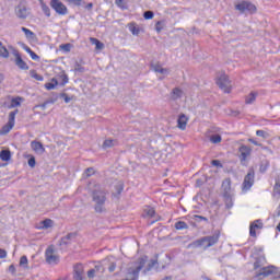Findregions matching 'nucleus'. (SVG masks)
<instances>
[{
    "instance_id": "1",
    "label": "nucleus",
    "mask_w": 280,
    "mask_h": 280,
    "mask_svg": "<svg viewBox=\"0 0 280 280\" xmlns=\"http://www.w3.org/2000/svg\"><path fill=\"white\" fill-rule=\"evenodd\" d=\"M220 242V233H214L211 236H203L188 244V248H211V246H215Z\"/></svg>"
},
{
    "instance_id": "2",
    "label": "nucleus",
    "mask_w": 280,
    "mask_h": 280,
    "mask_svg": "<svg viewBox=\"0 0 280 280\" xmlns=\"http://www.w3.org/2000/svg\"><path fill=\"white\" fill-rule=\"evenodd\" d=\"M92 201L94 202V211L96 213H105L106 211V192L105 190H93Z\"/></svg>"
},
{
    "instance_id": "3",
    "label": "nucleus",
    "mask_w": 280,
    "mask_h": 280,
    "mask_svg": "<svg viewBox=\"0 0 280 280\" xmlns=\"http://www.w3.org/2000/svg\"><path fill=\"white\" fill-rule=\"evenodd\" d=\"M234 8L240 14H255L257 12V7L248 0L238 1Z\"/></svg>"
},
{
    "instance_id": "4",
    "label": "nucleus",
    "mask_w": 280,
    "mask_h": 280,
    "mask_svg": "<svg viewBox=\"0 0 280 280\" xmlns=\"http://www.w3.org/2000/svg\"><path fill=\"white\" fill-rule=\"evenodd\" d=\"M253 185H255V168L250 167L242 184L243 191H250Z\"/></svg>"
},
{
    "instance_id": "5",
    "label": "nucleus",
    "mask_w": 280,
    "mask_h": 280,
    "mask_svg": "<svg viewBox=\"0 0 280 280\" xmlns=\"http://www.w3.org/2000/svg\"><path fill=\"white\" fill-rule=\"evenodd\" d=\"M16 115H19V109H14L13 112H10V114H9V120H8L7 125H4V126L0 129V135H1L2 137L5 136V135H8V132H10V130H12V129L14 128Z\"/></svg>"
},
{
    "instance_id": "6",
    "label": "nucleus",
    "mask_w": 280,
    "mask_h": 280,
    "mask_svg": "<svg viewBox=\"0 0 280 280\" xmlns=\"http://www.w3.org/2000/svg\"><path fill=\"white\" fill-rule=\"evenodd\" d=\"M50 8L59 14V16H67L69 9L60 0H50Z\"/></svg>"
},
{
    "instance_id": "7",
    "label": "nucleus",
    "mask_w": 280,
    "mask_h": 280,
    "mask_svg": "<svg viewBox=\"0 0 280 280\" xmlns=\"http://www.w3.org/2000/svg\"><path fill=\"white\" fill-rule=\"evenodd\" d=\"M217 84L219 85V89L225 93H231V80H229V75L221 74L217 79Z\"/></svg>"
},
{
    "instance_id": "8",
    "label": "nucleus",
    "mask_w": 280,
    "mask_h": 280,
    "mask_svg": "<svg viewBox=\"0 0 280 280\" xmlns=\"http://www.w3.org/2000/svg\"><path fill=\"white\" fill-rule=\"evenodd\" d=\"M277 273V268L273 265L262 267L260 271L255 275V278L258 280L266 279V277H270V275Z\"/></svg>"
},
{
    "instance_id": "9",
    "label": "nucleus",
    "mask_w": 280,
    "mask_h": 280,
    "mask_svg": "<svg viewBox=\"0 0 280 280\" xmlns=\"http://www.w3.org/2000/svg\"><path fill=\"white\" fill-rule=\"evenodd\" d=\"M45 257H46L47 264L56 266L60 262V257H58L57 255H54V247H48L46 249Z\"/></svg>"
},
{
    "instance_id": "10",
    "label": "nucleus",
    "mask_w": 280,
    "mask_h": 280,
    "mask_svg": "<svg viewBox=\"0 0 280 280\" xmlns=\"http://www.w3.org/2000/svg\"><path fill=\"white\" fill-rule=\"evenodd\" d=\"M257 229L261 230L264 229V222H261V219L255 220L249 225V235L250 237H257Z\"/></svg>"
},
{
    "instance_id": "11",
    "label": "nucleus",
    "mask_w": 280,
    "mask_h": 280,
    "mask_svg": "<svg viewBox=\"0 0 280 280\" xmlns=\"http://www.w3.org/2000/svg\"><path fill=\"white\" fill-rule=\"evenodd\" d=\"M15 14L18 19H27V16H30V11L25 5H18L15 9Z\"/></svg>"
},
{
    "instance_id": "12",
    "label": "nucleus",
    "mask_w": 280,
    "mask_h": 280,
    "mask_svg": "<svg viewBox=\"0 0 280 280\" xmlns=\"http://www.w3.org/2000/svg\"><path fill=\"white\" fill-rule=\"evenodd\" d=\"M122 192H124V183L119 182L115 186V191L112 192V198H115L116 200H119V197L121 196Z\"/></svg>"
},
{
    "instance_id": "13",
    "label": "nucleus",
    "mask_w": 280,
    "mask_h": 280,
    "mask_svg": "<svg viewBox=\"0 0 280 280\" xmlns=\"http://www.w3.org/2000/svg\"><path fill=\"white\" fill-rule=\"evenodd\" d=\"M187 121L188 118L185 114L179 115L177 119V127L179 128V130H185L187 128Z\"/></svg>"
},
{
    "instance_id": "14",
    "label": "nucleus",
    "mask_w": 280,
    "mask_h": 280,
    "mask_svg": "<svg viewBox=\"0 0 280 280\" xmlns=\"http://www.w3.org/2000/svg\"><path fill=\"white\" fill-rule=\"evenodd\" d=\"M223 197L231 196V178H226L222 183Z\"/></svg>"
},
{
    "instance_id": "15",
    "label": "nucleus",
    "mask_w": 280,
    "mask_h": 280,
    "mask_svg": "<svg viewBox=\"0 0 280 280\" xmlns=\"http://www.w3.org/2000/svg\"><path fill=\"white\" fill-rule=\"evenodd\" d=\"M240 152H241L243 161H246V159H248V156H250L252 149H250V147L243 144L240 147Z\"/></svg>"
},
{
    "instance_id": "16",
    "label": "nucleus",
    "mask_w": 280,
    "mask_h": 280,
    "mask_svg": "<svg viewBox=\"0 0 280 280\" xmlns=\"http://www.w3.org/2000/svg\"><path fill=\"white\" fill-rule=\"evenodd\" d=\"M128 30L132 36H139V34H141V28L135 22L128 24Z\"/></svg>"
},
{
    "instance_id": "17",
    "label": "nucleus",
    "mask_w": 280,
    "mask_h": 280,
    "mask_svg": "<svg viewBox=\"0 0 280 280\" xmlns=\"http://www.w3.org/2000/svg\"><path fill=\"white\" fill-rule=\"evenodd\" d=\"M180 97H183V90H180V88L173 89L171 92V100L176 102V100H180Z\"/></svg>"
},
{
    "instance_id": "18",
    "label": "nucleus",
    "mask_w": 280,
    "mask_h": 280,
    "mask_svg": "<svg viewBox=\"0 0 280 280\" xmlns=\"http://www.w3.org/2000/svg\"><path fill=\"white\" fill-rule=\"evenodd\" d=\"M15 65H16V67H19V69H21L22 71H27V69H30V66H27V62H25L22 57H18V58L15 59Z\"/></svg>"
},
{
    "instance_id": "19",
    "label": "nucleus",
    "mask_w": 280,
    "mask_h": 280,
    "mask_svg": "<svg viewBox=\"0 0 280 280\" xmlns=\"http://www.w3.org/2000/svg\"><path fill=\"white\" fill-rule=\"evenodd\" d=\"M255 100H257V92H250L247 96H245V104H255Z\"/></svg>"
},
{
    "instance_id": "20",
    "label": "nucleus",
    "mask_w": 280,
    "mask_h": 280,
    "mask_svg": "<svg viewBox=\"0 0 280 280\" xmlns=\"http://www.w3.org/2000/svg\"><path fill=\"white\" fill-rule=\"evenodd\" d=\"M57 85H58V79L52 78L51 82L45 83L44 86L47 91H54V89H56Z\"/></svg>"
},
{
    "instance_id": "21",
    "label": "nucleus",
    "mask_w": 280,
    "mask_h": 280,
    "mask_svg": "<svg viewBox=\"0 0 280 280\" xmlns=\"http://www.w3.org/2000/svg\"><path fill=\"white\" fill-rule=\"evenodd\" d=\"M154 266H159V254L155 255V259H151L145 268V272H150Z\"/></svg>"
},
{
    "instance_id": "22",
    "label": "nucleus",
    "mask_w": 280,
    "mask_h": 280,
    "mask_svg": "<svg viewBox=\"0 0 280 280\" xmlns=\"http://www.w3.org/2000/svg\"><path fill=\"white\" fill-rule=\"evenodd\" d=\"M0 58H10V51L3 46V43L0 42Z\"/></svg>"
},
{
    "instance_id": "23",
    "label": "nucleus",
    "mask_w": 280,
    "mask_h": 280,
    "mask_svg": "<svg viewBox=\"0 0 280 280\" xmlns=\"http://www.w3.org/2000/svg\"><path fill=\"white\" fill-rule=\"evenodd\" d=\"M21 102H23V97H21V96L12 98L11 105L9 106V108H16V106H21Z\"/></svg>"
},
{
    "instance_id": "24",
    "label": "nucleus",
    "mask_w": 280,
    "mask_h": 280,
    "mask_svg": "<svg viewBox=\"0 0 280 280\" xmlns=\"http://www.w3.org/2000/svg\"><path fill=\"white\" fill-rule=\"evenodd\" d=\"M40 8H42V11L45 14V16H47V19H49V16H51V9H49V7L45 2L40 3Z\"/></svg>"
},
{
    "instance_id": "25",
    "label": "nucleus",
    "mask_w": 280,
    "mask_h": 280,
    "mask_svg": "<svg viewBox=\"0 0 280 280\" xmlns=\"http://www.w3.org/2000/svg\"><path fill=\"white\" fill-rule=\"evenodd\" d=\"M32 149L35 150V152H45V148L43 147V143L38 142V141H33L32 142Z\"/></svg>"
},
{
    "instance_id": "26",
    "label": "nucleus",
    "mask_w": 280,
    "mask_h": 280,
    "mask_svg": "<svg viewBox=\"0 0 280 280\" xmlns=\"http://www.w3.org/2000/svg\"><path fill=\"white\" fill-rule=\"evenodd\" d=\"M0 159L2 161H10V159H12V153H10V151H8V150H2L0 152Z\"/></svg>"
},
{
    "instance_id": "27",
    "label": "nucleus",
    "mask_w": 280,
    "mask_h": 280,
    "mask_svg": "<svg viewBox=\"0 0 280 280\" xmlns=\"http://www.w3.org/2000/svg\"><path fill=\"white\" fill-rule=\"evenodd\" d=\"M175 229H176V231H185V229H189V225H187V223H185V221H177L175 223Z\"/></svg>"
},
{
    "instance_id": "28",
    "label": "nucleus",
    "mask_w": 280,
    "mask_h": 280,
    "mask_svg": "<svg viewBox=\"0 0 280 280\" xmlns=\"http://www.w3.org/2000/svg\"><path fill=\"white\" fill-rule=\"evenodd\" d=\"M30 75H31V78H33L34 80H37V82H43V80H45V78H44L43 75L38 74V73L36 72V70H31V71H30Z\"/></svg>"
},
{
    "instance_id": "29",
    "label": "nucleus",
    "mask_w": 280,
    "mask_h": 280,
    "mask_svg": "<svg viewBox=\"0 0 280 280\" xmlns=\"http://www.w3.org/2000/svg\"><path fill=\"white\" fill-rule=\"evenodd\" d=\"M54 226V221L51 219H46L42 221L40 229H51Z\"/></svg>"
},
{
    "instance_id": "30",
    "label": "nucleus",
    "mask_w": 280,
    "mask_h": 280,
    "mask_svg": "<svg viewBox=\"0 0 280 280\" xmlns=\"http://www.w3.org/2000/svg\"><path fill=\"white\" fill-rule=\"evenodd\" d=\"M71 47H73V45L70 43H67V44H61L59 46V49H61V51H63L65 54H69V51H71Z\"/></svg>"
},
{
    "instance_id": "31",
    "label": "nucleus",
    "mask_w": 280,
    "mask_h": 280,
    "mask_svg": "<svg viewBox=\"0 0 280 280\" xmlns=\"http://www.w3.org/2000/svg\"><path fill=\"white\" fill-rule=\"evenodd\" d=\"M102 267L101 266H95L94 269H90L88 271V278L89 279H95V272H97V270H100Z\"/></svg>"
},
{
    "instance_id": "32",
    "label": "nucleus",
    "mask_w": 280,
    "mask_h": 280,
    "mask_svg": "<svg viewBox=\"0 0 280 280\" xmlns=\"http://www.w3.org/2000/svg\"><path fill=\"white\" fill-rule=\"evenodd\" d=\"M273 196H278L280 198V180L276 179V184L273 186Z\"/></svg>"
},
{
    "instance_id": "33",
    "label": "nucleus",
    "mask_w": 280,
    "mask_h": 280,
    "mask_svg": "<svg viewBox=\"0 0 280 280\" xmlns=\"http://www.w3.org/2000/svg\"><path fill=\"white\" fill-rule=\"evenodd\" d=\"M211 143H221L222 142V136L215 133L210 137Z\"/></svg>"
},
{
    "instance_id": "34",
    "label": "nucleus",
    "mask_w": 280,
    "mask_h": 280,
    "mask_svg": "<svg viewBox=\"0 0 280 280\" xmlns=\"http://www.w3.org/2000/svg\"><path fill=\"white\" fill-rule=\"evenodd\" d=\"M20 266H21V268H25V269L28 268L27 256H22V257L20 258Z\"/></svg>"
},
{
    "instance_id": "35",
    "label": "nucleus",
    "mask_w": 280,
    "mask_h": 280,
    "mask_svg": "<svg viewBox=\"0 0 280 280\" xmlns=\"http://www.w3.org/2000/svg\"><path fill=\"white\" fill-rule=\"evenodd\" d=\"M116 141L107 139L103 142V148L106 150V148H113L115 145Z\"/></svg>"
},
{
    "instance_id": "36",
    "label": "nucleus",
    "mask_w": 280,
    "mask_h": 280,
    "mask_svg": "<svg viewBox=\"0 0 280 280\" xmlns=\"http://www.w3.org/2000/svg\"><path fill=\"white\" fill-rule=\"evenodd\" d=\"M223 198H225L226 209H233V199L231 198V195L223 197Z\"/></svg>"
},
{
    "instance_id": "37",
    "label": "nucleus",
    "mask_w": 280,
    "mask_h": 280,
    "mask_svg": "<svg viewBox=\"0 0 280 280\" xmlns=\"http://www.w3.org/2000/svg\"><path fill=\"white\" fill-rule=\"evenodd\" d=\"M144 213L149 217V218H154V215H156V211L154 210V208H147L144 210Z\"/></svg>"
},
{
    "instance_id": "38",
    "label": "nucleus",
    "mask_w": 280,
    "mask_h": 280,
    "mask_svg": "<svg viewBox=\"0 0 280 280\" xmlns=\"http://www.w3.org/2000/svg\"><path fill=\"white\" fill-rule=\"evenodd\" d=\"M73 279L74 280H84V277H82V271L74 269Z\"/></svg>"
},
{
    "instance_id": "39",
    "label": "nucleus",
    "mask_w": 280,
    "mask_h": 280,
    "mask_svg": "<svg viewBox=\"0 0 280 280\" xmlns=\"http://www.w3.org/2000/svg\"><path fill=\"white\" fill-rule=\"evenodd\" d=\"M22 32L25 34L26 38H32V36H34V32L27 27H22Z\"/></svg>"
},
{
    "instance_id": "40",
    "label": "nucleus",
    "mask_w": 280,
    "mask_h": 280,
    "mask_svg": "<svg viewBox=\"0 0 280 280\" xmlns=\"http://www.w3.org/2000/svg\"><path fill=\"white\" fill-rule=\"evenodd\" d=\"M143 18L145 19V21H150V20L154 19V12H152V11H145V12L143 13Z\"/></svg>"
},
{
    "instance_id": "41",
    "label": "nucleus",
    "mask_w": 280,
    "mask_h": 280,
    "mask_svg": "<svg viewBox=\"0 0 280 280\" xmlns=\"http://www.w3.org/2000/svg\"><path fill=\"white\" fill-rule=\"evenodd\" d=\"M60 79H61L60 86H65V84H69V75L61 74Z\"/></svg>"
},
{
    "instance_id": "42",
    "label": "nucleus",
    "mask_w": 280,
    "mask_h": 280,
    "mask_svg": "<svg viewBox=\"0 0 280 280\" xmlns=\"http://www.w3.org/2000/svg\"><path fill=\"white\" fill-rule=\"evenodd\" d=\"M270 167V164H260L259 165V172L260 174H266L268 172V168Z\"/></svg>"
},
{
    "instance_id": "43",
    "label": "nucleus",
    "mask_w": 280,
    "mask_h": 280,
    "mask_svg": "<svg viewBox=\"0 0 280 280\" xmlns=\"http://www.w3.org/2000/svg\"><path fill=\"white\" fill-rule=\"evenodd\" d=\"M68 3H72L73 5H77L80 8V5H84V0H67Z\"/></svg>"
},
{
    "instance_id": "44",
    "label": "nucleus",
    "mask_w": 280,
    "mask_h": 280,
    "mask_svg": "<svg viewBox=\"0 0 280 280\" xmlns=\"http://www.w3.org/2000/svg\"><path fill=\"white\" fill-rule=\"evenodd\" d=\"M91 40L95 43L96 49H102V47H104V44L100 42L97 38H91Z\"/></svg>"
},
{
    "instance_id": "45",
    "label": "nucleus",
    "mask_w": 280,
    "mask_h": 280,
    "mask_svg": "<svg viewBox=\"0 0 280 280\" xmlns=\"http://www.w3.org/2000/svg\"><path fill=\"white\" fill-rule=\"evenodd\" d=\"M73 237H75V234L74 233H69V234H67L66 236H63L61 238V242H65V240H68V242H70L71 240H73Z\"/></svg>"
},
{
    "instance_id": "46",
    "label": "nucleus",
    "mask_w": 280,
    "mask_h": 280,
    "mask_svg": "<svg viewBox=\"0 0 280 280\" xmlns=\"http://www.w3.org/2000/svg\"><path fill=\"white\" fill-rule=\"evenodd\" d=\"M28 55L31 56L32 60H35V61L40 60V57L36 52H34V50H31Z\"/></svg>"
},
{
    "instance_id": "47",
    "label": "nucleus",
    "mask_w": 280,
    "mask_h": 280,
    "mask_svg": "<svg viewBox=\"0 0 280 280\" xmlns=\"http://www.w3.org/2000/svg\"><path fill=\"white\" fill-rule=\"evenodd\" d=\"M74 71H78L79 73H84V67H82L80 63H75Z\"/></svg>"
},
{
    "instance_id": "48",
    "label": "nucleus",
    "mask_w": 280,
    "mask_h": 280,
    "mask_svg": "<svg viewBox=\"0 0 280 280\" xmlns=\"http://www.w3.org/2000/svg\"><path fill=\"white\" fill-rule=\"evenodd\" d=\"M28 165H30V167H36V158L31 156L28 159Z\"/></svg>"
},
{
    "instance_id": "49",
    "label": "nucleus",
    "mask_w": 280,
    "mask_h": 280,
    "mask_svg": "<svg viewBox=\"0 0 280 280\" xmlns=\"http://www.w3.org/2000/svg\"><path fill=\"white\" fill-rule=\"evenodd\" d=\"M195 220H197V222H209V219L202 215H195Z\"/></svg>"
},
{
    "instance_id": "50",
    "label": "nucleus",
    "mask_w": 280,
    "mask_h": 280,
    "mask_svg": "<svg viewBox=\"0 0 280 280\" xmlns=\"http://www.w3.org/2000/svg\"><path fill=\"white\" fill-rule=\"evenodd\" d=\"M211 165H213L214 167H221V168L223 167L220 160H212Z\"/></svg>"
},
{
    "instance_id": "51",
    "label": "nucleus",
    "mask_w": 280,
    "mask_h": 280,
    "mask_svg": "<svg viewBox=\"0 0 280 280\" xmlns=\"http://www.w3.org/2000/svg\"><path fill=\"white\" fill-rule=\"evenodd\" d=\"M115 4L118 8H121V10H126V7H124V0H115Z\"/></svg>"
},
{
    "instance_id": "52",
    "label": "nucleus",
    "mask_w": 280,
    "mask_h": 280,
    "mask_svg": "<svg viewBox=\"0 0 280 280\" xmlns=\"http://www.w3.org/2000/svg\"><path fill=\"white\" fill-rule=\"evenodd\" d=\"M151 68L153 69V71H155V73H159V70L162 69L163 67H161V65L159 63H152Z\"/></svg>"
},
{
    "instance_id": "53",
    "label": "nucleus",
    "mask_w": 280,
    "mask_h": 280,
    "mask_svg": "<svg viewBox=\"0 0 280 280\" xmlns=\"http://www.w3.org/2000/svg\"><path fill=\"white\" fill-rule=\"evenodd\" d=\"M5 257H8V252L0 248V259H5Z\"/></svg>"
},
{
    "instance_id": "54",
    "label": "nucleus",
    "mask_w": 280,
    "mask_h": 280,
    "mask_svg": "<svg viewBox=\"0 0 280 280\" xmlns=\"http://www.w3.org/2000/svg\"><path fill=\"white\" fill-rule=\"evenodd\" d=\"M61 97L63 98V102L66 104H69V102H71V97H69V95H67L66 93L61 94Z\"/></svg>"
},
{
    "instance_id": "55",
    "label": "nucleus",
    "mask_w": 280,
    "mask_h": 280,
    "mask_svg": "<svg viewBox=\"0 0 280 280\" xmlns=\"http://www.w3.org/2000/svg\"><path fill=\"white\" fill-rule=\"evenodd\" d=\"M9 272H10L11 275H16V267H14V265H10V266H9Z\"/></svg>"
},
{
    "instance_id": "56",
    "label": "nucleus",
    "mask_w": 280,
    "mask_h": 280,
    "mask_svg": "<svg viewBox=\"0 0 280 280\" xmlns=\"http://www.w3.org/2000/svg\"><path fill=\"white\" fill-rule=\"evenodd\" d=\"M256 135H257V137H262V139H266V131H264V130H257Z\"/></svg>"
},
{
    "instance_id": "57",
    "label": "nucleus",
    "mask_w": 280,
    "mask_h": 280,
    "mask_svg": "<svg viewBox=\"0 0 280 280\" xmlns=\"http://www.w3.org/2000/svg\"><path fill=\"white\" fill-rule=\"evenodd\" d=\"M94 172H95V171L93 170V167H89V168L85 170L86 176H93V173H94Z\"/></svg>"
},
{
    "instance_id": "58",
    "label": "nucleus",
    "mask_w": 280,
    "mask_h": 280,
    "mask_svg": "<svg viewBox=\"0 0 280 280\" xmlns=\"http://www.w3.org/2000/svg\"><path fill=\"white\" fill-rule=\"evenodd\" d=\"M158 73H161L162 75H167V73H170V71L165 68H162L158 71Z\"/></svg>"
},
{
    "instance_id": "59",
    "label": "nucleus",
    "mask_w": 280,
    "mask_h": 280,
    "mask_svg": "<svg viewBox=\"0 0 280 280\" xmlns=\"http://www.w3.org/2000/svg\"><path fill=\"white\" fill-rule=\"evenodd\" d=\"M117 268V265L116 264H112L109 267H108V270L109 272H115V269Z\"/></svg>"
},
{
    "instance_id": "60",
    "label": "nucleus",
    "mask_w": 280,
    "mask_h": 280,
    "mask_svg": "<svg viewBox=\"0 0 280 280\" xmlns=\"http://www.w3.org/2000/svg\"><path fill=\"white\" fill-rule=\"evenodd\" d=\"M258 268H261V264L259 262V260H256L254 262V270H258Z\"/></svg>"
},
{
    "instance_id": "61",
    "label": "nucleus",
    "mask_w": 280,
    "mask_h": 280,
    "mask_svg": "<svg viewBox=\"0 0 280 280\" xmlns=\"http://www.w3.org/2000/svg\"><path fill=\"white\" fill-rule=\"evenodd\" d=\"M12 54H13V56H15V60H16V58H21V54L19 52V50L13 49Z\"/></svg>"
},
{
    "instance_id": "62",
    "label": "nucleus",
    "mask_w": 280,
    "mask_h": 280,
    "mask_svg": "<svg viewBox=\"0 0 280 280\" xmlns=\"http://www.w3.org/2000/svg\"><path fill=\"white\" fill-rule=\"evenodd\" d=\"M249 143H253L254 145H261V143L257 142L255 139L249 138L248 139Z\"/></svg>"
},
{
    "instance_id": "63",
    "label": "nucleus",
    "mask_w": 280,
    "mask_h": 280,
    "mask_svg": "<svg viewBox=\"0 0 280 280\" xmlns=\"http://www.w3.org/2000/svg\"><path fill=\"white\" fill-rule=\"evenodd\" d=\"M85 10H93V2H89V3L85 5Z\"/></svg>"
},
{
    "instance_id": "64",
    "label": "nucleus",
    "mask_w": 280,
    "mask_h": 280,
    "mask_svg": "<svg viewBox=\"0 0 280 280\" xmlns=\"http://www.w3.org/2000/svg\"><path fill=\"white\" fill-rule=\"evenodd\" d=\"M23 49L26 51V54H31V51H33L32 48H30L27 45H25Z\"/></svg>"
}]
</instances>
